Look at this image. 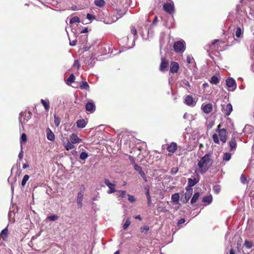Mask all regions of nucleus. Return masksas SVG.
Returning a JSON list of instances; mask_svg holds the SVG:
<instances>
[{
    "mask_svg": "<svg viewBox=\"0 0 254 254\" xmlns=\"http://www.w3.org/2000/svg\"><path fill=\"white\" fill-rule=\"evenodd\" d=\"M133 168L135 171L138 172V173L142 170L141 167L137 165L136 164H134Z\"/></svg>",
    "mask_w": 254,
    "mask_h": 254,
    "instance_id": "obj_46",
    "label": "nucleus"
},
{
    "mask_svg": "<svg viewBox=\"0 0 254 254\" xmlns=\"http://www.w3.org/2000/svg\"><path fill=\"white\" fill-rule=\"evenodd\" d=\"M180 198L179 193H175L172 195L171 200L173 202H178Z\"/></svg>",
    "mask_w": 254,
    "mask_h": 254,
    "instance_id": "obj_26",
    "label": "nucleus"
},
{
    "mask_svg": "<svg viewBox=\"0 0 254 254\" xmlns=\"http://www.w3.org/2000/svg\"><path fill=\"white\" fill-rule=\"evenodd\" d=\"M221 125L219 124V125L217 126V128L215 130V131L218 132L219 131V130H221V128H220V127H221Z\"/></svg>",
    "mask_w": 254,
    "mask_h": 254,
    "instance_id": "obj_59",
    "label": "nucleus"
},
{
    "mask_svg": "<svg viewBox=\"0 0 254 254\" xmlns=\"http://www.w3.org/2000/svg\"><path fill=\"white\" fill-rule=\"evenodd\" d=\"M253 243L251 241L245 240V243L244 244V246L248 249H250L252 248L253 246Z\"/></svg>",
    "mask_w": 254,
    "mask_h": 254,
    "instance_id": "obj_30",
    "label": "nucleus"
},
{
    "mask_svg": "<svg viewBox=\"0 0 254 254\" xmlns=\"http://www.w3.org/2000/svg\"><path fill=\"white\" fill-rule=\"evenodd\" d=\"M169 67V61L165 58L161 59V63L160 65L159 69L162 72H164L168 70Z\"/></svg>",
    "mask_w": 254,
    "mask_h": 254,
    "instance_id": "obj_7",
    "label": "nucleus"
},
{
    "mask_svg": "<svg viewBox=\"0 0 254 254\" xmlns=\"http://www.w3.org/2000/svg\"><path fill=\"white\" fill-rule=\"evenodd\" d=\"M147 203H148V206H150V205L151 204V198L147 199Z\"/></svg>",
    "mask_w": 254,
    "mask_h": 254,
    "instance_id": "obj_62",
    "label": "nucleus"
},
{
    "mask_svg": "<svg viewBox=\"0 0 254 254\" xmlns=\"http://www.w3.org/2000/svg\"><path fill=\"white\" fill-rule=\"evenodd\" d=\"M128 199L131 202H133L135 201V198L133 195L128 194Z\"/></svg>",
    "mask_w": 254,
    "mask_h": 254,
    "instance_id": "obj_48",
    "label": "nucleus"
},
{
    "mask_svg": "<svg viewBox=\"0 0 254 254\" xmlns=\"http://www.w3.org/2000/svg\"><path fill=\"white\" fill-rule=\"evenodd\" d=\"M199 181V176L197 175L196 178L193 179L189 178L188 179V186L189 187H192L195 186Z\"/></svg>",
    "mask_w": 254,
    "mask_h": 254,
    "instance_id": "obj_14",
    "label": "nucleus"
},
{
    "mask_svg": "<svg viewBox=\"0 0 254 254\" xmlns=\"http://www.w3.org/2000/svg\"><path fill=\"white\" fill-rule=\"evenodd\" d=\"M179 69V65L177 62H172L170 65V71L172 73H177Z\"/></svg>",
    "mask_w": 254,
    "mask_h": 254,
    "instance_id": "obj_10",
    "label": "nucleus"
},
{
    "mask_svg": "<svg viewBox=\"0 0 254 254\" xmlns=\"http://www.w3.org/2000/svg\"><path fill=\"white\" fill-rule=\"evenodd\" d=\"M133 217L136 219H138L140 221H141L142 220V218L141 217V216L140 215H136V216H134Z\"/></svg>",
    "mask_w": 254,
    "mask_h": 254,
    "instance_id": "obj_57",
    "label": "nucleus"
},
{
    "mask_svg": "<svg viewBox=\"0 0 254 254\" xmlns=\"http://www.w3.org/2000/svg\"><path fill=\"white\" fill-rule=\"evenodd\" d=\"M87 124V122L84 119L78 120L76 122L77 127L79 128H84Z\"/></svg>",
    "mask_w": 254,
    "mask_h": 254,
    "instance_id": "obj_19",
    "label": "nucleus"
},
{
    "mask_svg": "<svg viewBox=\"0 0 254 254\" xmlns=\"http://www.w3.org/2000/svg\"><path fill=\"white\" fill-rule=\"evenodd\" d=\"M230 150H232L236 147L237 142L235 138H232L229 141Z\"/></svg>",
    "mask_w": 254,
    "mask_h": 254,
    "instance_id": "obj_20",
    "label": "nucleus"
},
{
    "mask_svg": "<svg viewBox=\"0 0 254 254\" xmlns=\"http://www.w3.org/2000/svg\"><path fill=\"white\" fill-rule=\"evenodd\" d=\"M201 109L204 113L209 114L212 111L213 106L211 103L203 104L201 106Z\"/></svg>",
    "mask_w": 254,
    "mask_h": 254,
    "instance_id": "obj_9",
    "label": "nucleus"
},
{
    "mask_svg": "<svg viewBox=\"0 0 254 254\" xmlns=\"http://www.w3.org/2000/svg\"><path fill=\"white\" fill-rule=\"evenodd\" d=\"M8 229L6 228L2 230L0 233V237H1L3 240H5L7 237Z\"/></svg>",
    "mask_w": 254,
    "mask_h": 254,
    "instance_id": "obj_27",
    "label": "nucleus"
},
{
    "mask_svg": "<svg viewBox=\"0 0 254 254\" xmlns=\"http://www.w3.org/2000/svg\"><path fill=\"white\" fill-rule=\"evenodd\" d=\"M71 142L68 141L66 145H64V147L65 148L66 150H69L72 149H73L75 146Z\"/></svg>",
    "mask_w": 254,
    "mask_h": 254,
    "instance_id": "obj_31",
    "label": "nucleus"
},
{
    "mask_svg": "<svg viewBox=\"0 0 254 254\" xmlns=\"http://www.w3.org/2000/svg\"><path fill=\"white\" fill-rule=\"evenodd\" d=\"M178 171V169L176 168H173L171 170V173L172 174H176Z\"/></svg>",
    "mask_w": 254,
    "mask_h": 254,
    "instance_id": "obj_54",
    "label": "nucleus"
},
{
    "mask_svg": "<svg viewBox=\"0 0 254 254\" xmlns=\"http://www.w3.org/2000/svg\"><path fill=\"white\" fill-rule=\"evenodd\" d=\"M88 157V154L86 152H82L80 154L79 158L81 160H85Z\"/></svg>",
    "mask_w": 254,
    "mask_h": 254,
    "instance_id": "obj_37",
    "label": "nucleus"
},
{
    "mask_svg": "<svg viewBox=\"0 0 254 254\" xmlns=\"http://www.w3.org/2000/svg\"><path fill=\"white\" fill-rule=\"evenodd\" d=\"M69 139L70 142L73 144L79 143L82 141V140L79 138L77 135L75 133H72L69 136Z\"/></svg>",
    "mask_w": 254,
    "mask_h": 254,
    "instance_id": "obj_15",
    "label": "nucleus"
},
{
    "mask_svg": "<svg viewBox=\"0 0 254 254\" xmlns=\"http://www.w3.org/2000/svg\"><path fill=\"white\" fill-rule=\"evenodd\" d=\"M218 134L214 133L212 135V139L214 142L216 144H219L220 140L218 138V136L220 138V140L223 143H225L227 141V129L226 128H222L221 130H219L217 132Z\"/></svg>",
    "mask_w": 254,
    "mask_h": 254,
    "instance_id": "obj_2",
    "label": "nucleus"
},
{
    "mask_svg": "<svg viewBox=\"0 0 254 254\" xmlns=\"http://www.w3.org/2000/svg\"><path fill=\"white\" fill-rule=\"evenodd\" d=\"M187 62L188 64H190L191 62V59L190 56H187Z\"/></svg>",
    "mask_w": 254,
    "mask_h": 254,
    "instance_id": "obj_58",
    "label": "nucleus"
},
{
    "mask_svg": "<svg viewBox=\"0 0 254 254\" xmlns=\"http://www.w3.org/2000/svg\"><path fill=\"white\" fill-rule=\"evenodd\" d=\"M47 137V139L50 141H54L55 140V134L52 132V131L48 128L46 130Z\"/></svg>",
    "mask_w": 254,
    "mask_h": 254,
    "instance_id": "obj_17",
    "label": "nucleus"
},
{
    "mask_svg": "<svg viewBox=\"0 0 254 254\" xmlns=\"http://www.w3.org/2000/svg\"><path fill=\"white\" fill-rule=\"evenodd\" d=\"M29 176L28 175H25L23 178V179L22 180L21 182V185L22 187H24L27 181L29 180Z\"/></svg>",
    "mask_w": 254,
    "mask_h": 254,
    "instance_id": "obj_36",
    "label": "nucleus"
},
{
    "mask_svg": "<svg viewBox=\"0 0 254 254\" xmlns=\"http://www.w3.org/2000/svg\"><path fill=\"white\" fill-rule=\"evenodd\" d=\"M80 88L81 89H88L89 86L86 81L82 82L80 85Z\"/></svg>",
    "mask_w": 254,
    "mask_h": 254,
    "instance_id": "obj_32",
    "label": "nucleus"
},
{
    "mask_svg": "<svg viewBox=\"0 0 254 254\" xmlns=\"http://www.w3.org/2000/svg\"><path fill=\"white\" fill-rule=\"evenodd\" d=\"M27 140V138L26 134L24 133H22L20 138V143H22V142H25Z\"/></svg>",
    "mask_w": 254,
    "mask_h": 254,
    "instance_id": "obj_42",
    "label": "nucleus"
},
{
    "mask_svg": "<svg viewBox=\"0 0 254 254\" xmlns=\"http://www.w3.org/2000/svg\"><path fill=\"white\" fill-rule=\"evenodd\" d=\"M230 254H236L233 249H231L230 251Z\"/></svg>",
    "mask_w": 254,
    "mask_h": 254,
    "instance_id": "obj_64",
    "label": "nucleus"
},
{
    "mask_svg": "<svg viewBox=\"0 0 254 254\" xmlns=\"http://www.w3.org/2000/svg\"><path fill=\"white\" fill-rule=\"evenodd\" d=\"M145 189H146L145 194L146 195L147 199L151 198V196L150 195V193H149V188L148 187H146L145 188Z\"/></svg>",
    "mask_w": 254,
    "mask_h": 254,
    "instance_id": "obj_49",
    "label": "nucleus"
},
{
    "mask_svg": "<svg viewBox=\"0 0 254 254\" xmlns=\"http://www.w3.org/2000/svg\"><path fill=\"white\" fill-rule=\"evenodd\" d=\"M87 18L89 20H93V19H95V16L94 15H92L89 13H88L87 14Z\"/></svg>",
    "mask_w": 254,
    "mask_h": 254,
    "instance_id": "obj_51",
    "label": "nucleus"
},
{
    "mask_svg": "<svg viewBox=\"0 0 254 254\" xmlns=\"http://www.w3.org/2000/svg\"><path fill=\"white\" fill-rule=\"evenodd\" d=\"M240 180H241V183H243V184H246L247 179L246 177L245 176V175L244 174H242L241 175Z\"/></svg>",
    "mask_w": 254,
    "mask_h": 254,
    "instance_id": "obj_39",
    "label": "nucleus"
},
{
    "mask_svg": "<svg viewBox=\"0 0 254 254\" xmlns=\"http://www.w3.org/2000/svg\"><path fill=\"white\" fill-rule=\"evenodd\" d=\"M77 42V40H74L72 41H70L69 44L70 46H73L76 45Z\"/></svg>",
    "mask_w": 254,
    "mask_h": 254,
    "instance_id": "obj_56",
    "label": "nucleus"
},
{
    "mask_svg": "<svg viewBox=\"0 0 254 254\" xmlns=\"http://www.w3.org/2000/svg\"><path fill=\"white\" fill-rule=\"evenodd\" d=\"M119 191L120 192V196L121 197H124L125 196V195L126 194V190H119Z\"/></svg>",
    "mask_w": 254,
    "mask_h": 254,
    "instance_id": "obj_53",
    "label": "nucleus"
},
{
    "mask_svg": "<svg viewBox=\"0 0 254 254\" xmlns=\"http://www.w3.org/2000/svg\"><path fill=\"white\" fill-rule=\"evenodd\" d=\"M185 103L188 106H193L195 105V102L193 97L190 95H187L185 99Z\"/></svg>",
    "mask_w": 254,
    "mask_h": 254,
    "instance_id": "obj_12",
    "label": "nucleus"
},
{
    "mask_svg": "<svg viewBox=\"0 0 254 254\" xmlns=\"http://www.w3.org/2000/svg\"><path fill=\"white\" fill-rule=\"evenodd\" d=\"M94 4L100 7H102L105 4V1L104 0H94Z\"/></svg>",
    "mask_w": 254,
    "mask_h": 254,
    "instance_id": "obj_28",
    "label": "nucleus"
},
{
    "mask_svg": "<svg viewBox=\"0 0 254 254\" xmlns=\"http://www.w3.org/2000/svg\"><path fill=\"white\" fill-rule=\"evenodd\" d=\"M226 85L229 88H233L234 89L236 87L235 80L233 78H228L226 80Z\"/></svg>",
    "mask_w": 254,
    "mask_h": 254,
    "instance_id": "obj_13",
    "label": "nucleus"
},
{
    "mask_svg": "<svg viewBox=\"0 0 254 254\" xmlns=\"http://www.w3.org/2000/svg\"><path fill=\"white\" fill-rule=\"evenodd\" d=\"M149 230V227L148 226H145L144 227H141L140 228V232L141 233H146Z\"/></svg>",
    "mask_w": 254,
    "mask_h": 254,
    "instance_id": "obj_40",
    "label": "nucleus"
},
{
    "mask_svg": "<svg viewBox=\"0 0 254 254\" xmlns=\"http://www.w3.org/2000/svg\"><path fill=\"white\" fill-rule=\"evenodd\" d=\"M212 200V197L211 195L204 196L203 197L202 201L203 202H206L207 204H210Z\"/></svg>",
    "mask_w": 254,
    "mask_h": 254,
    "instance_id": "obj_25",
    "label": "nucleus"
},
{
    "mask_svg": "<svg viewBox=\"0 0 254 254\" xmlns=\"http://www.w3.org/2000/svg\"><path fill=\"white\" fill-rule=\"evenodd\" d=\"M242 34V30L240 27H238L237 28L236 31V36L238 38H240Z\"/></svg>",
    "mask_w": 254,
    "mask_h": 254,
    "instance_id": "obj_41",
    "label": "nucleus"
},
{
    "mask_svg": "<svg viewBox=\"0 0 254 254\" xmlns=\"http://www.w3.org/2000/svg\"><path fill=\"white\" fill-rule=\"evenodd\" d=\"M125 12H123L122 10L117 9L116 10V12L113 15L111 22H116L118 19L121 18L124 15H125Z\"/></svg>",
    "mask_w": 254,
    "mask_h": 254,
    "instance_id": "obj_8",
    "label": "nucleus"
},
{
    "mask_svg": "<svg viewBox=\"0 0 254 254\" xmlns=\"http://www.w3.org/2000/svg\"><path fill=\"white\" fill-rule=\"evenodd\" d=\"M41 102L42 104L44 107L45 110L48 111H49L50 109V104H49V101L48 100H45L44 99H42L41 100Z\"/></svg>",
    "mask_w": 254,
    "mask_h": 254,
    "instance_id": "obj_21",
    "label": "nucleus"
},
{
    "mask_svg": "<svg viewBox=\"0 0 254 254\" xmlns=\"http://www.w3.org/2000/svg\"><path fill=\"white\" fill-rule=\"evenodd\" d=\"M87 32H88V29L87 28H85L81 31V33H87Z\"/></svg>",
    "mask_w": 254,
    "mask_h": 254,
    "instance_id": "obj_60",
    "label": "nucleus"
},
{
    "mask_svg": "<svg viewBox=\"0 0 254 254\" xmlns=\"http://www.w3.org/2000/svg\"><path fill=\"white\" fill-rule=\"evenodd\" d=\"M130 224H131V222L130 221L129 218H128L126 220L125 223L123 225L124 229L127 230V228L128 227V226L130 225Z\"/></svg>",
    "mask_w": 254,
    "mask_h": 254,
    "instance_id": "obj_38",
    "label": "nucleus"
},
{
    "mask_svg": "<svg viewBox=\"0 0 254 254\" xmlns=\"http://www.w3.org/2000/svg\"><path fill=\"white\" fill-rule=\"evenodd\" d=\"M129 160H130V161L132 165H134V164H136V163H135V160H134V159L133 157H132V156H129Z\"/></svg>",
    "mask_w": 254,
    "mask_h": 254,
    "instance_id": "obj_55",
    "label": "nucleus"
},
{
    "mask_svg": "<svg viewBox=\"0 0 254 254\" xmlns=\"http://www.w3.org/2000/svg\"><path fill=\"white\" fill-rule=\"evenodd\" d=\"M104 183L108 187L109 189V190L107 191L108 193L110 194L115 192L116 191V190H115V184L111 183L109 180L108 179H105Z\"/></svg>",
    "mask_w": 254,
    "mask_h": 254,
    "instance_id": "obj_5",
    "label": "nucleus"
},
{
    "mask_svg": "<svg viewBox=\"0 0 254 254\" xmlns=\"http://www.w3.org/2000/svg\"><path fill=\"white\" fill-rule=\"evenodd\" d=\"M232 155L230 153H225L223 155V161H228L230 160L231 158Z\"/></svg>",
    "mask_w": 254,
    "mask_h": 254,
    "instance_id": "obj_34",
    "label": "nucleus"
},
{
    "mask_svg": "<svg viewBox=\"0 0 254 254\" xmlns=\"http://www.w3.org/2000/svg\"><path fill=\"white\" fill-rule=\"evenodd\" d=\"M233 110L232 106L230 103L227 104L225 107H223L222 112L227 116L230 115Z\"/></svg>",
    "mask_w": 254,
    "mask_h": 254,
    "instance_id": "obj_11",
    "label": "nucleus"
},
{
    "mask_svg": "<svg viewBox=\"0 0 254 254\" xmlns=\"http://www.w3.org/2000/svg\"><path fill=\"white\" fill-rule=\"evenodd\" d=\"M73 67H76L77 69H78L80 66V64L79 63V62L78 60H76L74 61L73 65Z\"/></svg>",
    "mask_w": 254,
    "mask_h": 254,
    "instance_id": "obj_44",
    "label": "nucleus"
},
{
    "mask_svg": "<svg viewBox=\"0 0 254 254\" xmlns=\"http://www.w3.org/2000/svg\"><path fill=\"white\" fill-rule=\"evenodd\" d=\"M163 8L165 11L169 14H172L175 11V8L173 3H165L163 5Z\"/></svg>",
    "mask_w": 254,
    "mask_h": 254,
    "instance_id": "obj_6",
    "label": "nucleus"
},
{
    "mask_svg": "<svg viewBox=\"0 0 254 254\" xmlns=\"http://www.w3.org/2000/svg\"><path fill=\"white\" fill-rule=\"evenodd\" d=\"M199 196V193L197 192H195L191 199L190 203L191 204H193V203H195L197 201V200H198Z\"/></svg>",
    "mask_w": 254,
    "mask_h": 254,
    "instance_id": "obj_29",
    "label": "nucleus"
},
{
    "mask_svg": "<svg viewBox=\"0 0 254 254\" xmlns=\"http://www.w3.org/2000/svg\"><path fill=\"white\" fill-rule=\"evenodd\" d=\"M157 20H158V17L157 16H155L154 18V19L153 20V24H155L157 22Z\"/></svg>",
    "mask_w": 254,
    "mask_h": 254,
    "instance_id": "obj_61",
    "label": "nucleus"
},
{
    "mask_svg": "<svg viewBox=\"0 0 254 254\" xmlns=\"http://www.w3.org/2000/svg\"><path fill=\"white\" fill-rule=\"evenodd\" d=\"M29 167V165L27 164H24L23 165V169H26L27 168Z\"/></svg>",
    "mask_w": 254,
    "mask_h": 254,
    "instance_id": "obj_63",
    "label": "nucleus"
},
{
    "mask_svg": "<svg viewBox=\"0 0 254 254\" xmlns=\"http://www.w3.org/2000/svg\"><path fill=\"white\" fill-rule=\"evenodd\" d=\"M80 21V19L78 16H74L70 19L69 23L73 24L75 23H79Z\"/></svg>",
    "mask_w": 254,
    "mask_h": 254,
    "instance_id": "obj_33",
    "label": "nucleus"
},
{
    "mask_svg": "<svg viewBox=\"0 0 254 254\" xmlns=\"http://www.w3.org/2000/svg\"><path fill=\"white\" fill-rule=\"evenodd\" d=\"M209 82L212 84L217 85L219 82V79L217 76L213 75L209 80Z\"/></svg>",
    "mask_w": 254,
    "mask_h": 254,
    "instance_id": "obj_23",
    "label": "nucleus"
},
{
    "mask_svg": "<svg viewBox=\"0 0 254 254\" xmlns=\"http://www.w3.org/2000/svg\"><path fill=\"white\" fill-rule=\"evenodd\" d=\"M86 110L87 111L92 112L95 110V105L91 102H88L85 106Z\"/></svg>",
    "mask_w": 254,
    "mask_h": 254,
    "instance_id": "obj_18",
    "label": "nucleus"
},
{
    "mask_svg": "<svg viewBox=\"0 0 254 254\" xmlns=\"http://www.w3.org/2000/svg\"><path fill=\"white\" fill-rule=\"evenodd\" d=\"M173 49L177 53H183L186 49V43L184 40L175 42L173 45Z\"/></svg>",
    "mask_w": 254,
    "mask_h": 254,
    "instance_id": "obj_3",
    "label": "nucleus"
},
{
    "mask_svg": "<svg viewBox=\"0 0 254 254\" xmlns=\"http://www.w3.org/2000/svg\"><path fill=\"white\" fill-rule=\"evenodd\" d=\"M212 163L213 161L211 158L210 154H206L198 162V172L201 174H204L211 167Z\"/></svg>",
    "mask_w": 254,
    "mask_h": 254,
    "instance_id": "obj_1",
    "label": "nucleus"
},
{
    "mask_svg": "<svg viewBox=\"0 0 254 254\" xmlns=\"http://www.w3.org/2000/svg\"><path fill=\"white\" fill-rule=\"evenodd\" d=\"M192 189H190L189 190H187V192L185 194V202H187L190 197L192 194Z\"/></svg>",
    "mask_w": 254,
    "mask_h": 254,
    "instance_id": "obj_24",
    "label": "nucleus"
},
{
    "mask_svg": "<svg viewBox=\"0 0 254 254\" xmlns=\"http://www.w3.org/2000/svg\"><path fill=\"white\" fill-rule=\"evenodd\" d=\"M167 150L169 152L168 156H170L174 153L177 149L178 145L176 142H172L170 144H167Z\"/></svg>",
    "mask_w": 254,
    "mask_h": 254,
    "instance_id": "obj_4",
    "label": "nucleus"
},
{
    "mask_svg": "<svg viewBox=\"0 0 254 254\" xmlns=\"http://www.w3.org/2000/svg\"><path fill=\"white\" fill-rule=\"evenodd\" d=\"M131 33L134 35L136 36L137 35V30L134 26L132 27L131 29Z\"/></svg>",
    "mask_w": 254,
    "mask_h": 254,
    "instance_id": "obj_50",
    "label": "nucleus"
},
{
    "mask_svg": "<svg viewBox=\"0 0 254 254\" xmlns=\"http://www.w3.org/2000/svg\"><path fill=\"white\" fill-rule=\"evenodd\" d=\"M213 190L214 191V192H216V193H218L220 191V188L219 186H218V185L215 186L213 187Z\"/></svg>",
    "mask_w": 254,
    "mask_h": 254,
    "instance_id": "obj_47",
    "label": "nucleus"
},
{
    "mask_svg": "<svg viewBox=\"0 0 254 254\" xmlns=\"http://www.w3.org/2000/svg\"><path fill=\"white\" fill-rule=\"evenodd\" d=\"M61 123V120L56 114L54 115V123L56 127H58Z\"/></svg>",
    "mask_w": 254,
    "mask_h": 254,
    "instance_id": "obj_35",
    "label": "nucleus"
},
{
    "mask_svg": "<svg viewBox=\"0 0 254 254\" xmlns=\"http://www.w3.org/2000/svg\"><path fill=\"white\" fill-rule=\"evenodd\" d=\"M139 174L141 176V177L143 178L144 181L147 182V177L144 173V172L142 171V170L139 173Z\"/></svg>",
    "mask_w": 254,
    "mask_h": 254,
    "instance_id": "obj_45",
    "label": "nucleus"
},
{
    "mask_svg": "<svg viewBox=\"0 0 254 254\" xmlns=\"http://www.w3.org/2000/svg\"><path fill=\"white\" fill-rule=\"evenodd\" d=\"M185 221H186V220L184 218H182L178 221V222L177 223V225L178 226H179V225L184 223L185 222Z\"/></svg>",
    "mask_w": 254,
    "mask_h": 254,
    "instance_id": "obj_52",
    "label": "nucleus"
},
{
    "mask_svg": "<svg viewBox=\"0 0 254 254\" xmlns=\"http://www.w3.org/2000/svg\"><path fill=\"white\" fill-rule=\"evenodd\" d=\"M75 77L73 74H71L66 80V84L70 85L75 80Z\"/></svg>",
    "mask_w": 254,
    "mask_h": 254,
    "instance_id": "obj_22",
    "label": "nucleus"
},
{
    "mask_svg": "<svg viewBox=\"0 0 254 254\" xmlns=\"http://www.w3.org/2000/svg\"><path fill=\"white\" fill-rule=\"evenodd\" d=\"M59 218V216L57 215H53L52 216H48L47 219L50 221H55Z\"/></svg>",
    "mask_w": 254,
    "mask_h": 254,
    "instance_id": "obj_43",
    "label": "nucleus"
},
{
    "mask_svg": "<svg viewBox=\"0 0 254 254\" xmlns=\"http://www.w3.org/2000/svg\"><path fill=\"white\" fill-rule=\"evenodd\" d=\"M83 199V192L82 191H79L78 193L77 197V203L78 205L81 207L82 206V200Z\"/></svg>",
    "mask_w": 254,
    "mask_h": 254,
    "instance_id": "obj_16",
    "label": "nucleus"
}]
</instances>
